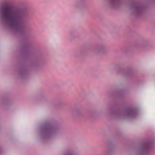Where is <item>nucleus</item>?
Listing matches in <instances>:
<instances>
[{"instance_id":"obj_1","label":"nucleus","mask_w":155,"mask_h":155,"mask_svg":"<svg viewBox=\"0 0 155 155\" xmlns=\"http://www.w3.org/2000/svg\"><path fill=\"white\" fill-rule=\"evenodd\" d=\"M1 14L2 18L8 21L12 26L18 28L21 26L22 22L20 14L9 5L3 6Z\"/></svg>"},{"instance_id":"obj_2","label":"nucleus","mask_w":155,"mask_h":155,"mask_svg":"<svg viewBox=\"0 0 155 155\" xmlns=\"http://www.w3.org/2000/svg\"><path fill=\"white\" fill-rule=\"evenodd\" d=\"M112 2H116L118 0H111Z\"/></svg>"}]
</instances>
